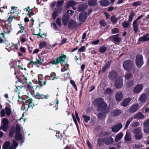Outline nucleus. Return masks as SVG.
I'll use <instances>...</instances> for the list:
<instances>
[{"label":"nucleus","instance_id":"38","mask_svg":"<svg viewBox=\"0 0 149 149\" xmlns=\"http://www.w3.org/2000/svg\"><path fill=\"white\" fill-rule=\"evenodd\" d=\"M123 134L122 133H120L117 134L115 137V141L116 142H117L120 140L121 139L123 136Z\"/></svg>","mask_w":149,"mask_h":149},{"label":"nucleus","instance_id":"7","mask_svg":"<svg viewBox=\"0 0 149 149\" xmlns=\"http://www.w3.org/2000/svg\"><path fill=\"white\" fill-rule=\"evenodd\" d=\"M120 35L119 34L113 35L109 37L108 39H109L114 43L117 42L119 43L122 40L121 38L119 37Z\"/></svg>","mask_w":149,"mask_h":149},{"label":"nucleus","instance_id":"41","mask_svg":"<svg viewBox=\"0 0 149 149\" xmlns=\"http://www.w3.org/2000/svg\"><path fill=\"white\" fill-rule=\"evenodd\" d=\"M148 40H149V37H146L145 36L139 38L138 39L139 41H142L143 42L147 41Z\"/></svg>","mask_w":149,"mask_h":149},{"label":"nucleus","instance_id":"18","mask_svg":"<svg viewBox=\"0 0 149 149\" xmlns=\"http://www.w3.org/2000/svg\"><path fill=\"white\" fill-rule=\"evenodd\" d=\"M144 132L147 134H149V119L146 120L143 124Z\"/></svg>","mask_w":149,"mask_h":149},{"label":"nucleus","instance_id":"32","mask_svg":"<svg viewBox=\"0 0 149 149\" xmlns=\"http://www.w3.org/2000/svg\"><path fill=\"white\" fill-rule=\"evenodd\" d=\"M100 4L103 6H107L110 5L109 1L107 0H101L100 1Z\"/></svg>","mask_w":149,"mask_h":149},{"label":"nucleus","instance_id":"51","mask_svg":"<svg viewBox=\"0 0 149 149\" xmlns=\"http://www.w3.org/2000/svg\"><path fill=\"white\" fill-rule=\"evenodd\" d=\"M82 117L84 118V121L86 123H88L90 120V117L88 116L83 115Z\"/></svg>","mask_w":149,"mask_h":149},{"label":"nucleus","instance_id":"45","mask_svg":"<svg viewBox=\"0 0 149 149\" xmlns=\"http://www.w3.org/2000/svg\"><path fill=\"white\" fill-rule=\"evenodd\" d=\"M131 140L132 138L130 134L127 133L125 136V140L127 141H130Z\"/></svg>","mask_w":149,"mask_h":149},{"label":"nucleus","instance_id":"4","mask_svg":"<svg viewBox=\"0 0 149 149\" xmlns=\"http://www.w3.org/2000/svg\"><path fill=\"white\" fill-rule=\"evenodd\" d=\"M66 58V56L64 54H61V56L56 58V59L53 60L49 62L50 64L53 65H57L58 64L63 63L65 61V59Z\"/></svg>","mask_w":149,"mask_h":149},{"label":"nucleus","instance_id":"36","mask_svg":"<svg viewBox=\"0 0 149 149\" xmlns=\"http://www.w3.org/2000/svg\"><path fill=\"white\" fill-rule=\"evenodd\" d=\"M132 26L133 27V30L135 33H136L139 31V28L137 22L134 21Z\"/></svg>","mask_w":149,"mask_h":149},{"label":"nucleus","instance_id":"44","mask_svg":"<svg viewBox=\"0 0 149 149\" xmlns=\"http://www.w3.org/2000/svg\"><path fill=\"white\" fill-rule=\"evenodd\" d=\"M101 134L102 136H108L109 135L111 134V132L109 131L102 130L101 131Z\"/></svg>","mask_w":149,"mask_h":149},{"label":"nucleus","instance_id":"10","mask_svg":"<svg viewBox=\"0 0 149 149\" xmlns=\"http://www.w3.org/2000/svg\"><path fill=\"white\" fill-rule=\"evenodd\" d=\"M115 80V83L114 85L116 88L117 89L121 88L123 83V78L121 77H119Z\"/></svg>","mask_w":149,"mask_h":149},{"label":"nucleus","instance_id":"47","mask_svg":"<svg viewBox=\"0 0 149 149\" xmlns=\"http://www.w3.org/2000/svg\"><path fill=\"white\" fill-rule=\"evenodd\" d=\"M56 136L57 137L58 139H60L61 140L63 138V135L62 133H60L59 131H56Z\"/></svg>","mask_w":149,"mask_h":149},{"label":"nucleus","instance_id":"13","mask_svg":"<svg viewBox=\"0 0 149 149\" xmlns=\"http://www.w3.org/2000/svg\"><path fill=\"white\" fill-rule=\"evenodd\" d=\"M46 78L47 80L52 81L60 79V77L57 76L56 73L54 72H51L50 75H46Z\"/></svg>","mask_w":149,"mask_h":149},{"label":"nucleus","instance_id":"34","mask_svg":"<svg viewBox=\"0 0 149 149\" xmlns=\"http://www.w3.org/2000/svg\"><path fill=\"white\" fill-rule=\"evenodd\" d=\"M96 0H88V4L90 6H95L97 5Z\"/></svg>","mask_w":149,"mask_h":149},{"label":"nucleus","instance_id":"17","mask_svg":"<svg viewBox=\"0 0 149 149\" xmlns=\"http://www.w3.org/2000/svg\"><path fill=\"white\" fill-rule=\"evenodd\" d=\"M87 17V14L86 12H81L79 16V20L80 22L83 23L84 22Z\"/></svg>","mask_w":149,"mask_h":149},{"label":"nucleus","instance_id":"5","mask_svg":"<svg viewBox=\"0 0 149 149\" xmlns=\"http://www.w3.org/2000/svg\"><path fill=\"white\" fill-rule=\"evenodd\" d=\"M123 66L125 70L130 72L132 68V63L130 60H127L123 62Z\"/></svg>","mask_w":149,"mask_h":149},{"label":"nucleus","instance_id":"39","mask_svg":"<svg viewBox=\"0 0 149 149\" xmlns=\"http://www.w3.org/2000/svg\"><path fill=\"white\" fill-rule=\"evenodd\" d=\"M144 118V115L141 112H139L136 113L134 116L135 118L142 119Z\"/></svg>","mask_w":149,"mask_h":149},{"label":"nucleus","instance_id":"56","mask_svg":"<svg viewBox=\"0 0 149 149\" xmlns=\"http://www.w3.org/2000/svg\"><path fill=\"white\" fill-rule=\"evenodd\" d=\"M100 25L102 27H104L107 25V23L104 19H102L100 20L99 23Z\"/></svg>","mask_w":149,"mask_h":149},{"label":"nucleus","instance_id":"53","mask_svg":"<svg viewBox=\"0 0 149 149\" xmlns=\"http://www.w3.org/2000/svg\"><path fill=\"white\" fill-rule=\"evenodd\" d=\"M133 118L131 117L127 120L125 127V129H127L131 121L133 120Z\"/></svg>","mask_w":149,"mask_h":149},{"label":"nucleus","instance_id":"43","mask_svg":"<svg viewBox=\"0 0 149 149\" xmlns=\"http://www.w3.org/2000/svg\"><path fill=\"white\" fill-rule=\"evenodd\" d=\"M107 50V47L104 45L101 46L99 49V51L102 53L105 52Z\"/></svg>","mask_w":149,"mask_h":149},{"label":"nucleus","instance_id":"29","mask_svg":"<svg viewBox=\"0 0 149 149\" xmlns=\"http://www.w3.org/2000/svg\"><path fill=\"white\" fill-rule=\"evenodd\" d=\"M46 80H47L46 78V76L45 78H41L38 80V83L40 86H45L46 84Z\"/></svg>","mask_w":149,"mask_h":149},{"label":"nucleus","instance_id":"50","mask_svg":"<svg viewBox=\"0 0 149 149\" xmlns=\"http://www.w3.org/2000/svg\"><path fill=\"white\" fill-rule=\"evenodd\" d=\"M111 21L114 24H116L117 22V19L114 15H112L111 17Z\"/></svg>","mask_w":149,"mask_h":149},{"label":"nucleus","instance_id":"24","mask_svg":"<svg viewBox=\"0 0 149 149\" xmlns=\"http://www.w3.org/2000/svg\"><path fill=\"white\" fill-rule=\"evenodd\" d=\"M131 100V98L130 97H127L124 99L121 104V105L124 107L127 106L129 104Z\"/></svg>","mask_w":149,"mask_h":149},{"label":"nucleus","instance_id":"6","mask_svg":"<svg viewBox=\"0 0 149 149\" xmlns=\"http://www.w3.org/2000/svg\"><path fill=\"white\" fill-rule=\"evenodd\" d=\"M136 63L137 67L140 68L143 63V58L141 54L137 55L136 58Z\"/></svg>","mask_w":149,"mask_h":149},{"label":"nucleus","instance_id":"16","mask_svg":"<svg viewBox=\"0 0 149 149\" xmlns=\"http://www.w3.org/2000/svg\"><path fill=\"white\" fill-rule=\"evenodd\" d=\"M67 24L68 28L70 29H74L77 28L76 22L72 19L70 20Z\"/></svg>","mask_w":149,"mask_h":149},{"label":"nucleus","instance_id":"19","mask_svg":"<svg viewBox=\"0 0 149 149\" xmlns=\"http://www.w3.org/2000/svg\"><path fill=\"white\" fill-rule=\"evenodd\" d=\"M143 87L142 84H137L134 88L133 92L135 94L140 93L143 89Z\"/></svg>","mask_w":149,"mask_h":149},{"label":"nucleus","instance_id":"31","mask_svg":"<svg viewBox=\"0 0 149 149\" xmlns=\"http://www.w3.org/2000/svg\"><path fill=\"white\" fill-rule=\"evenodd\" d=\"M147 100V97L145 93H143L139 97V100L142 103H144L146 102Z\"/></svg>","mask_w":149,"mask_h":149},{"label":"nucleus","instance_id":"60","mask_svg":"<svg viewBox=\"0 0 149 149\" xmlns=\"http://www.w3.org/2000/svg\"><path fill=\"white\" fill-rule=\"evenodd\" d=\"M18 146V143L15 141L14 140L13 141V143L10 146H12V147H13V148L15 149Z\"/></svg>","mask_w":149,"mask_h":149},{"label":"nucleus","instance_id":"23","mask_svg":"<svg viewBox=\"0 0 149 149\" xmlns=\"http://www.w3.org/2000/svg\"><path fill=\"white\" fill-rule=\"evenodd\" d=\"M123 127L122 124H120L113 126L112 128V131L113 132H116L121 129Z\"/></svg>","mask_w":149,"mask_h":149},{"label":"nucleus","instance_id":"42","mask_svg":"<svg viewBox=\"0 0 149 149\" xmlns=\"http://www.w3.org/2000/svg\"><path fill=\"white\" fill-rule=\"evenodd\" d=\"M104 93L105 95L107 94L111 95L113 93V91L110 88H107L104 91Z\"/></svg>","mask_w":149,"mask_h":149},{"label":"nucleus","instance_id":"3","mask_svg":"<svg viewBox=\"0 0 149 149\" xmlns=\"http://www.w3.org/2000/svg\"><path fill=\"white\" fill-rule=\"evenodd\" d=\"M93 103L95 106H97V110L98 111H109L107 109V103L104 101V99L101 97L95 99Z\"/></svg>","mask_w":149,"mask_h":149},{"label":"nucleus","instance_id":"1","mask_svg":"<svg viewBox=\"0 0 149 149\" xmlns=\"http://www.w3.org/2000/svg\"><path fill=\"white\" fill-rule=\"evenodd\" d=\"M12 69H13L14 71V74L16 75V78L18 79V81L22 84L27 82V79L23 73L20 72V70H23V68L19 65L16 66H11L10 68V71Z\"/></svg>","mask_w":149,"mask_h":149},{"label":"nucleus","instance_id":"25","mask_svg":"<svg viewBox=\"0 0 149 149\" xmlns=\"http://www.w3.org/2000/svg\"><path fill=\"white\" fill-rule=\"evenodd\" d=\"M70 15L64 14L62 17V22L64 26H66L68 23Z\"/></svg>","mask_w":149,"mask_h":149},{"label":"nucleus","instance_id":"52","mask_svg":"<svg viewBox=\"0 0 149 149\" xmlns=\"http://www.w3.org/2000/svg\"><path fill=\"white\" fill-rule=\"evenodd\" d=\"M135 15V13H131L129 17V19L128 20V22H131L132 21V19L133 17Z\"/></svg>","mask_w":149,"mask_h":149},{"label":"nucleus","instance_id":"27","mask_svg":"<svg viewBox=\"0 0 149 149\" xmlns=\"http://www.w3.org/2000/svg\"><path fill=\"white\" fill-rule=\"evenodd\" d=\"M121 113V111L117 109H114L111 113V114L112 116H119Z\"/></svg>","mask_w":149,"mask_h":149},{"label":"nucleus","instance_id":"63","mask_svg":"<svg viewBox=\"0 0 149 149\" xmlns=\"http://www.w3.org/2000/svg\"><path fill=\"white\" fill-rule=\"evenodd\" d=\"M119 31V30L118 28H114L112 30V34H115L118 33Z\"/></svg>","mask_w":149,"mask_h":149},{"label":"nucleus","instance_id":"55","mask_svg":"<svg viewBox=\"0 0 149 149\" xmlns=\"http://www.w3.org/2000/svg\"><path fill=\"white\" fill-rule=\"evenodd\" d=\"M46 45V43L44 41H43L42 43H40L39 44V48L41 49L45 47Z\"/></svg>","mask_w":149,"mask_h":149},{"label":"nucleus","instance_id":"28","mask_svg":"<svg viewBox=\"0 0 149 149\" xmlns=\"http://www.w3.org/2000/svg\"><path fill=\"white\" fill-rule=\"evenodd\" d=\"M87 6L86 4L83 3L79 5L78 10L79 11L81 12L87 8Z\"/></svg>","mask_w":149,"mask_h":149},{"label":"nucleus","instance_id":"58","mask_svg":"<svg viewBox=\"0 0 149 149\" xmlns=\"http://www.w3.org/2000/svg\"><path fill=\"white\" fill-rule=\"evenodd\" d=\"M63 2L64 1L63 0H61L60 1H58L57 3V8L58 7H61L60 6H61L62 5Z\"/></svg>","mask_w":149,"mask_h":149},{"label":"nucleus","instance_id":"14","mask_svg":"<svg viewBox=\"0 0 149 149\" xmlns=\"http://www.w3.org/2000/svg\"><path fill=\"white\" fill-rule=\"evenodd\" d=\"M139 108L138 104L135 103L131 106L129 109V112L130 113H133L136 111Z\"/></svg>","mask_w":149,"mask_h":149},{"label":"nucleus","instance_id":"46","mask_svg":"<svg viewBox=\"0 0 149 149\" xmlns=\"http://www.w3.org/2000/svg\"><path fill=\"white\" fill-rule=\"evenodd\" d=\"M15 128L14 127H12L10 129L9 133V135L10 137H12L13 136L15 133Z\"/></svg>","mask_w":149,"mask_h":149},{"label":"nucleus","instance_id":"2","mask_svg":"<svg viewBox=\"0 0 149 149\" xmlns=\"http://www.w3.org/2000/svg\"><path fill=\"white\" fill-rule=\"evenodd\" d=\"M18 97L19 99L18 101L20 99L22 100L21 103L24 106V110L26 111H27L29 108L33 109V107L36 105L32 99L29 97L24 96L20 97L19 95H18Z\"/></svg>","mask_w":149,"mask_h":149},{"label":"nucleus","instance_id":"22","mask_svg":"<svg viewBox=\"0 0 149 149\" xmlns=\"http://www.w3.org/2000/svg\"><path fill=\"white\" fill-rule=\"evenodd\" d=\"M102 112H99L97 115V117L98 118L102 120L105 119L106 117V114L109 111H102Z\"/></svg>","mask_w":149,"mask_h":149},{"label":"nucleus","instance_id":"30","mask_svg":"<svg viewBox=\"0 0 149 149\" xmlns=\"http://www.w3.org/2000/svg\"><path fill=\"white\" fill-rule=\"evenodd\" d=\"M6 38L5 37V35L2 33V31L0 29V43H4V41H6Z\"/></svg>","mask_w":149,"mask_h":149},{"label":"nucleus","instance_id":"49","mask_svg":"<svg viewBox=\"0 0 149 149\" xmlns=\"http://www.w3.org/2000/svg\"><path fill=\"white\" fill-rule=\"evenodd\" d=\"M10 145V141H6L4 143L3 145L2 148L3 149H7Z\"/></svg>","mask_w":149,"mask_h":149},{"label":"nucleus","instance_id":"15","mask_svg":"<svg viewBox=\"0 0 149 149\" xmlns=\"http://www.w3.org/2000/svg\"><path fill=\"white\" fill-rule=\"evenodd\" d=\"M63 10L62 7H58L55 9V10L54 11L52 14V17L54 19H56L59 14Z\"/></svg>","mask_w":149,"mask_h":149},{"label":"nucleus","instance_id":"35","mask_svg":"<svg viewBox=\"0 0 149 149\" xmlns=\"http://www.w3.org/2000/svg\"><path fill=\"white\" fill-rule=\"evenodd\" d=\"M104 143V138H100L98 139L97 143L98 146L101 147Z\"/></svg>","mask_w":149,"mask_h":149},{"label":"nucleus","instance_id":"37","mask_svg":"<svg viewBox=\"0 0 149 149\" xmlns=\"http://www.w3.org/2000/svg\"><path fill=\"white\" fill-rule=\"evenodd\" d=\"M134 81L132 80H130L128 81L126 84V87L129 88L132 86L134 84Z\"/></svg>","mask_w":149,"mask_h":149},{"label":"nucleus","instance_id":"21","mask_svg":"<svg viewBox=\"0 0 149 149\" xmlns=\"http://www.w3.org/2000/svg\"><path fill=\"white\" fill-rule=\"evenodd\" d=\"M104 143L106 145H109L113 143L114 141L112 137L106 136L104 138Z\"/></svg>","mask_w":149,"mask_h":149},{"label":"nucleus","instance_id":"54","mask_svg":"<svg viewBox=\"0 0 149 149\" xmlns=\"http://www.w3.org/2000/svg\"><path fill=\"white\" fill-rule=\"evenodd\" d=\"M22 135L20 133L16 134L15 135V139L17 141H19L22 139Z\"/></svg>","mask_w":149,"mask_h":149},{"label":"nucleus","instance_id":"40","mask_svg":"<svg viewBox=\"0 0 149 149\" xmlns=\"http://www.w3.org/2000/svg\"><path fill=\"white\" fill-rule=\"evenodd\" d=\"M18 25L19 26V27L20 29V30L18 31L17 32V34H19L20 33H23L24 31L25 32H26V31H25V27L23 26L22 24H19Z\"/></svg>","mask_w":149,"mask_h":149},{"label":"nucleus","instance_id":"48","mask_svg":"<svg viewBox=\"0 0 149 149\" xmlns=\"http://www.w3.org/2000/svg\"><path fill=\"white\" fill-rule=\"evenodd\" d=\"M5 109L6 110V114L8 116H10L11 114V111L10 108L6 106L5 107Z\"/></svg>","mask_w":149,"mask_h":149},{"label":"nucleus","instance_id":"11","mask_svg":"<svg viewBox=\"0 0 149 149\" xmlns=\"http://www.w3.org/2000/svg\"><path fill=\"white\" fill-rule=\"evenodd\" d=\"M3 125L0 127V130H2L4 132H6L8 127L9 124L8 120L6 118H4L2 120Z\"/></svg>","mask_w":149,"mask_h":149},{"label":"nucleus","instance_id":"62","mask_svg":"<svg viewBox=\"0 0 149 149\" xmlns=\"http://www.w3.org/2000/svg\"><path fill=\"white\" fill-rule=\"evenodd\" d=\"M61 19L60 17H58L57 18L56 20V23L58 26H60L61 25Z\"/></svg>","mask_w":149,"mask_h":149},{"label":"nucleus","instance_id":"12","mask_svg":"<svg viewBox=\"0 0 149 149\" xmlns=\"http://www.w3.org/2000/svg\"><path fill=\"white\" fill-rule=\"evenodd\" d=\"M34 96L35 98L38 99L39 100L40 99L42 100H43L44 99H47L48 98L49 95L48 94L46 95L40 94L39 92H37L34 94Z\"/></svg>","mask_w":149,"mask_h":149},{"label":"nucleus","instance_id":"8","mask_svg":"<svg viewBox=\"0 0 149 149\" xmlns=\"http://www.w3.org/2000/svg\"><path fill=\"white\" fill-rule=\"evenodd\" d=\"M133 132L135 134V138L136 139L140 140L143 137L142 132L138 128L134 129Z\"/></svg>","mask_w":149,"mask_h":149},{"label":"nucleus","instance_id":"26","mask_svg":"<svg viewBox=\"0 0 149 149\" xmlns=\"http://www.w3.org/2000/svg\"><path fill=\"white\" fill-rule=\"evenodd\" d=\"M123 98V95L121 92L120 91L116 93L115 96V99L117 101H120Z\"/></svg>","mask_w":149,"mask_h":149},{"label":"nucleus","instance_id":"59","mask_svg":"<svg viewBox=\"0 0 149 149\" xmlns=\"http://www.w3.org/2000/svg\"><path fill=\"white\" fill-rule=\"evenodd\" d=\"M129 23L125 21H124L122 24V26L124 28H128L129 26Z\"/></svg>","mask_w":149,"mask_h":149},{"label":"nucleus","instance_id":"33","mask_svg":"<svg viewBox=\"0 0 149 149\" xmlns=\"http://www.w3.org/2000/svg\"><path fill=\"white\" fill-rule=\"evenodd\" d=\"M76 5L75 2L73 0L69 1L67 3L66 8H69L74 6Z\"/></svg>","mask_w":149,"mask_h":149},{"label":"nucleus","instance_id":"9","mask_svg":"<svg viewBox=\"0 0 149 149\" xmlns=\"http://www.w3.org/2000/svg\"><path fill=\"white\" fill-rule=\"evenodd\" d=\"M118 74L115 70H112L109 73L108 77L109 79L113 81H114L118 77Z\"/></svg>","mask_w":149,"mask_h":149},{"label":"nucleus","instance_id":"61","mask_svg":"<svg viewBox=\"0 0 149 149\" xmlns=\"http://www.w3.org/2000/svg\"><path fill=\"white\" fill-rule=\"evenodd\" d=\"M141 1H138L134 2L132 3V5L134 6H137L141 5Z\"/></svg>","mask_w":149,"mask_h":149},{"label":"nucleus","instance_id":"20","mask_svg":"<svg viewBox=\"0 0 149 149\" xmlns=\"http://www.w3.org/2000/svg\"><path fill=\"white\" fill-rule=\"evenodd\" d=\"M38 59L39 61H30L29 63V65H31V64H33L34 65H37L38 64H42L44 61L43 57H40L39 54L38 55Z\"/></svg>","mask_w":149,"mask_h":149},{"label":"nucleus","instance_id":"64","mask_svg":"<svg viewBox=\"0 0 149 149\" xmlns=\"http://www.w3.org/2000/svg\"><path fill=\"white\" fill-rule=\"evenodd\" d=\"M112 61L110 60L109 61H108L106 63L104 64V65L109 68V67L110 66L111 64Z\"/></svg>","mask_w":149,"mask_h":149},{"label":"nucleus","instance_id":"57","mask_svg":"<svg viewBox=\"0 0 149 149\" xmlns=\"http://www.w3.org/2000/svg\"><path fill=\"white\" fill-rule=\"evenodd\" d=\"M132 74L130 73H126L125 75V79L128 80L132 77Z\"/></svg>","mask_w":149,"mask_h":149}]
</instances>
